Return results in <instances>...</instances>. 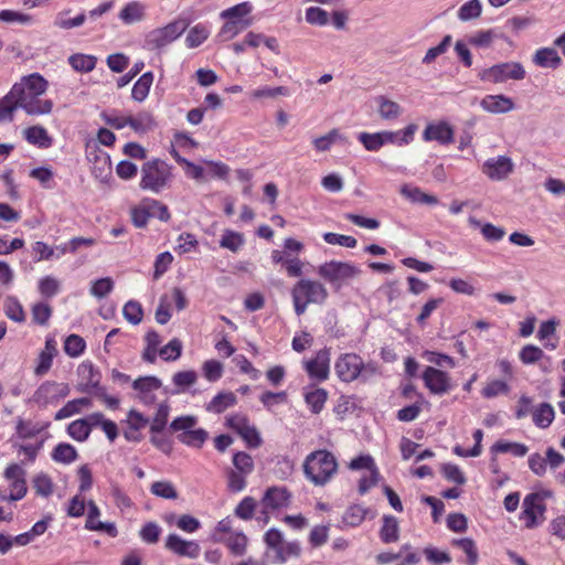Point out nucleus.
Returning a JSON list of instances; mask_svg holds the SVG:
<instances>
[{
    "instance_id": "dca6fc26",
    "label": "nucleus",
    "mask_w": 565,
    "mask_h": 565,
    "mask_svg": "<svg viewBox=\"0 0 565 565\" xmlns=\"http://www.w3.org/2000/svg\"><path fill=\"white\" fill-rule=\"evenodd\" d=\"M422 379L426 388L435 395H444L452 387L450 376L434 366H426L423 371Z\"/></svg>"
},
{
    "instance_id": "774afa93",
    "label": "nucleus",
    "mask_w": 565,
    "mask_h": 565,
    "mask_svg": "<svg viewBox=\"0 0 565 565\" xmlns=\"http://www.w3.org/2000/svg\"><path fill=\"white\" fill-rule=\"evenodd\" d=\"M4 311L9 319L17 322H21L25 318L21 303L14 297H7L4 301Z\"/></svg>"
},
{
    "instance_id": "c9c22d12",
    "label": "nucleus",
    "mask_w": 565,
    "mask_h": 565,
    "mask_svg": "<svg viewBox=\"0 0 565 565\" xmlns=\"http://www.w3.org/2000/svg\"><path fill=\"white\" fill-rule=\"evenodd\" d=\"M153 83V73L152 72H146L143 73L138 81L134 84L131 89V97L136 102H143L152 86Z\"/></svg>"
},
{
    "instance_id": "20e7f679",
    "label": "nucleus",
    "mask_w": 565,
    "mask_h": 565,
    "mask_svg": "<svg viewBox=\"0 0 565 565\" xmlns=\"http://www.w3.org/2000/svg\"><path fill=\"white\" fill-rule=\"evenodd\" d=\"M173 180V167L160 158H153L141 166L139 188L154 194L168 189Z\"/></svg>"
},
{
    "instance_id": "a878e982",
    "label": "nucleus",
    "mask_w": 565,
    "mask_h": 565,
    "mask_svg": "<svg viewBox=\"0 0 565 565\" xmlns=\"http://www.w3.org/2000/svg\"><path fill=\"white\" fill-rule=\"evenodd\" d=\"M77 375L86 388H96L100 382V373L90 361H83L78 365Z\"/></svg>"
},
{
    "instance_id": "f257e3e1",
    "label": "nucleus",
    "mask_w": 565,
    "mask_h": 565,
    "mask_svg": "<svg viewBox=\"0 0 565 565\" xmlns=\"http://www.w3.org/2000/svg\"><path fill=\"white\" fill-rule=\"evenodd\" d=\"M334 372L340 382L348 384L355 381L365 384L381 374L377 362H364L354 352L341 353L334 362Z\"/></svg>"
},
{
    "instance_id": "f8f14e48",
    "label": "nucleus",
    "mask_w": 565,
    "mask_h": 565,
    "mask_svg": "<svg viewBox=\"0 0 565 565\" xmlns=\"http://www.w3.org/2000/svg\"><path fill=\"white\" fill-rule=\"evenodd\" d=\"M525 76L526 72L520 62H504L484 70L481 78L498 84L509 79L522 81Z\"/></svg>"
},
{
    "instance_id": "8fccbe9b",
    "label": "nucleus",
    "mask_w": 565,
    "mask_h": 565,
    "mask_svg": "<svg viewBox=\"0 0 565 565\" xmlns=\"http://www.w3.org/2000/svg\"><path fill=\"white\" fill-rule=\"evenodd\" d=\"M128 126L136 132H146L153 128V117L146 111L139 113L137 116H128Z\"/></svg>"
},
{
    "instance_id": "39448f33",
    "label": "nucleus",
    "mask_w": 565,
    "mask_h": 565,
    "mask_svg": "<svg viewBox=\"0 0 565 565\" xmlns=\"http://www.w3.org/2000/svg\"><path fill=\"white\" fill-rule=\"evenodd\" d=\"M266 554L274 564H284L290 558L298 557L301 547L298 541H287L282 532L276 527L267 530L264 534Z\"/></svg>"
},
{
    "instance_id": "c756f323",
    "label": "nucleus",
    "mask_w": 565,
    "mask_h": 565,
    "mask_svg": "<svg viewBox=\"0 0 565 565\" xmlns=\"http://www.w3.org/2000/svg\"><path fill=\"white\" fill-rule=\"evenodd\" d=\"M252 24V19L227 20L217 33L220 41H230Z\"/></svg>"
},
{
    "instance_id": "72a5a7b5",
    "label": "nucleus",
    "mask_w": 565,
    "mask_h": 565,
    "mask_svg": "<svg viewBox=\"0 0 565 565\" xmlns=\"http://www.w3.org/2000/svg\"><path fill=\"white\" fill-rule=\"evenodd\" d=\"M328 399V392L322 387H317L305 393V402L312 414H319L324 408Z\"/></svg>"
},
{
    "instance_id": "680f3d73",
    "label": "nucleus",
    "mask_w": 565,
    "mask_h": 565,
    "mask_svg": "<svg viewBox=\"0 0 565 565\" xmlns=\"http://www.w3.org/2000/svg\"><path fill=\"white\" fill-rule=\"evenodd\" d=\"M247 475H243V472L236 471L234 469H230L226 472V479H227V489L231 492L237 493L243 491L246 488V478Z\"/></svg>"
},
{
    "instance_id": "ddd939ff",
    "label": "nucleus",
    "mask_w": 565,
    "mask_h": 565,
    "mask_svg": "<svg viewBox=\"0 0 565 565\" xmlns=\"http://www.w3.org/2000/svg\"><path fill=\"white\" fill-rule=\"evenodd\" d=\"M530 470L537 477H544L547 471V467L552 470L561 468L565 463V457L554 449L548 447L545 451V457L540 452H533L527 458Z\"/></svg>"
},
{
    "instance_id": "bb28decb",
    "label": "nucleus",
    "mask_w": 565,
    "mask_h": 565,
    "mask_svg": "<svg viewBox=\"0 0 565 565\" xmlns=\"http://www.w3.org/2000/svg\"><path fill=\"white\" fill-rule=\"evenodd\" d=\"M454 547L459 548L466 555L460 562L467 565H477L479 562V552L476 542L470 537L455 539L451 542Z\"/></svg>"
},
{
    "instance_id": "864d4df0",
    "label": "nucleus",
    "mask_w": 565,
    "mask_h": 565,
    "mask_svg": "<svg viewBox=\"0 0 565 565\" xmlns=\"http://www.w3.org/2000/svg\"><path fill=\"white\" fill-rule=\"evenodd\" d=\"M86 349L85 340L78 334H71L64 341V351L71 358H77Z\"/></svg>"
},
{
    "instance_id": "cd10ccee",
    "label": "nucleus",
    "mask_w": 565,
    "mask_h": 565,
    "mask_svg": "<svg viewBox=\"0 0 565 565\" xmlns=\"http://www.w3.org/2000/svg\"><path fill=\"white\" fill-rule=\"evenodd\" d=\"M380 539L383 543H395L399 539V524L394 515H384L380 529Z\"/></svg>"
},
{
    "instance_id": "4d7b16f0",
    "label": "nucleus",
    "mask_w": 565,
    "mask_h": 565,
    "mask_svg": "<svg viewBox=\"0 0 565 565\" xmlns=\"http://www.w3.org/2000/svg\"><path fill=\"white\" fill-rule=\"evenodd\" d=\"M257 507V502L253 497H245L235 508L234 513L244 521L252 520Z\"/></svg>"
},
{
    "instance_id": "9d476101",
    "label": "nucleus",
    "mask_w": 565,
    "mask_h": 565,
    "mask_svg": "<svg viewBox=\"0 0 565 565\" xmlns=\"http://www.w3.org/2000/svg\"><path fill=\"white\" fill-rule=\"evenodd\" d=\"M188 24L183 20H174L162 28L150 31L146 36V45L150 50L162 49L177 40L185 30Z\"/></svg>"
},
{
    "instance_id": "0e129e2a",
    "label": "nucleus",
    "mask_w": 565,
    "mask_h": 565,
    "mask_svg": "<svg viewBox=\"0 0 565 565\" xmlns=\"http://www.w3.org/2000/svg\"><path fill=\"white\" fill-rule=\"evenodd\" d=\"M358 139L367 151H377L384 146L381 131L374 134L361 132Z\"/></svg>"
},
{
    "instance_id": "4c0bfd02",
    "label": "nucleus",
    "mask_w": 565,
    "mask_h": 565,
    "mask_svg": "<svg viewBox=\"0 0 565 565\" xmlns=\"http://www.w3.org/2000/svg\"><path fill=\"white\" fill-rule=\"evenodd\" d=\"M237 399L234 393H218L215 395L212 401L207 405V411L221 414L228 407H232L236 404Z\"/></svg>"
},
{
    "instance_id": "e433bc0d",
    "label": "nucleus",
    "mask_w": 565,
    "mask_h": 565,
    "mask_svg": "<svg viewBox=\"0 0 565 565\" xmlns=\"http://www.w3.org/2000/svg\"><path fill=\"white\" fill-rule=\"evenodd\" d=\"M491 451L494 454L510 452L515 457H524L529 451V447L516 441L499 440L491 447Z\"/></svg>"
},
{
    "instance_id": "473e14b6",
    "label": "nucleus",
    "mask_w": 565,
    "mask_h": 565,
    "mask_svg": "<svg viewBox=\"0 0 565 565\" xmlns=\"http://www.w3.org/2000/svg\"><path fill=\"white\" fill-rule=\"evenodd\" d=\"M68 64L78 73H89L96 67L97 57L92 54L75 53L68 56Z\"/></svg>"
},
{
    "instance_id": "79ce46f5",
    "label": "nucleus",
    "mask_w": 565,
    "mask_h": 565,
    "mask_svg": "<svg viewBox=\"0 0 565 565\" xmlns=\"http://www.w3.org/2000/svg\"><path fill=\"white\" fill-rule=\"evenodd\" d=\"M92 405V401L88 397H81L68 401L57 413L55 418L62 419L71 417L82 411L83 407Z\"/></svg>"
},
{
    "instance_id": "0eeeda50",
    "label": "nucleus",
    "mask_w": 565,
    "mask_h": 565,
    "mask_svg": "<svg viewBox=\"0 0 565 565\" xmlns=\"http://www.w3.org/2000/svg\"><path fill=\"white\" fill-rule=\"evenodd\" d=\"M129 215L136 228L147 227L151 217H157L166 223L171 220L169 207L161 201L151 198H145L138 204L131 206Z\"/></svg>"
},
{
    "instance_id": "e2e57ef3",
    "label": "nucleus",
    "mask_w": 565,
    "mask_h": 565,
    "mask_svg": "<svg viewBox=\"0 0 565 565\" xmlns=\"http://www.w3.org/2000/svg\"><path fill=\"white\" fill-rule=\"evenodd\" d=\"M543 356V350L534 344H526L519 352V359L523 364H534L539 362Z\"/></svg>"
},
{
    "instance_id": "9b49d317",
    "label": "nucleus",
    "mask_w": 565,
    "mask_h": 565,
    "mask_svg": "<svg viewBox=\"0 0 565 565\" xmlns=\"http://www.w3.org/2000/svg\"><path fill=\"white\" fill-rule=\"evenodd\" d=\"M10 97L28 114L35 113V73L23 76L10 89Z\"/></svg>"
},
{
    "instance_id": "2f4dec72",
    "label": "nucleus",
    "mask_w": 565,
    "mask_h": 565,
    "mask_svg": "<svg viewBox=\"0 0 565 565\" xmlns=\"http://www.w3.org/2000/svg\"><path fill=\"white\" fill-rule=\"evenodd\" d=\"M554 418L555 411L550 403H541L532 412L534 425L542 429L550 427Z\"/></svg>"
},
{
    "instance_id": "5701e85b",
    "label": "nucleus",
    "mask_w": 565,
    "mask_h": 565,
    "mask_svg": "<svg viewBox=\"0 0 565 565\" xmlns=\"http://www.w3.org/2000/svg\"><path fill=\"white\" fill-rule=\"evenodd\" d=\"M147 6L138 0L127 2L118 13V18L124 24H134L146 18Z\"/></svg>"
},
{
    "instance_id": "338daca9",
    "label": "nucleus",
    "mask_w": 565,
    "mask_h": 565,
    "mask_svg": "<svg viewBox=\"0 0 565 565\" xmlns=\"http://www.w3.org/2000/svg\"><path fill=\"white\" fill-rule=\"evenodd\" d=\"M178 245L175 250L179 254H188L194 252L199 247V241L192 233H182L178 236Z\"/></svg>"
},
{
    "instance_id": "052dcab7",
    "label": "nucleus",
    "mask_w": 565,
    "mask_h": 565,
    "mask_svg": "<svg viewBox=\"0 0 565 565\" xmlns=\"http://www.w3.org/2000/svg\"><path fill=\"white\" fill-rule=\"evenodd\" d=\"M234 470L249 476L254 470V460L252 456L244 451H238L233 456Z\"/></svg>"
},
{
    "instance_id": "c85d7f7f",
    "label": "nucleus",
    "mask_w": 565,
    "mask_h": 565,
    "mask_svg": "<svg viewBox=\"0 0 565 565\" xmlns=\"http://www.w3.org/2000/svg\"><path fill=\"white\" fill-rule=\"evenodd\" d=\"M533 62L540 67L557 68L562 63V58L555 49L542 47L535 52Z\"/></svg>"
},
{
    "instance_id": "6e6552de",
    "label": "nucleus",
    "mask_w": 565,
    "mask_h": 565,
    "mask_svg": "<svg viewBox=\"0 0 565 565\" xmlns=\"http://www.w3.org/2000/svg\"><path fill=\"white\" fill-rule=\"evenodd\" d=\"M317 274L335 289H340L349 280L360 276L361 269L353 263L330 260L319 265Z\"/></svg>"
},
{
    "instance_id": "3c124183",
    "label": "nucleus",
    "mask_w": 565,
    "mask_h": 565,
    "mask_svg": "<svg viewBox=\"0 0 565 565\" xmlns=\"http://www.w3.org/2000/svg\"><path fill=\"white\" fill-rule=\"evenodd\" d=\"M253 11L250 2H241L221 12V18L225 20H246L245 17Z\"/></svg>"
},
{
    "instance_id": "7c9ffc66",
    "label": "nucleus",
    "mask_w": 565,
    "mask_h": 565,
    "mask_svg": "<svg viewBox=\"0 0 565 565\" xmlns=\"http://www.w3.org/2000/svg\"><path fill=\"white\" fill-rule=\"evenodd\" d=\"M217 541L223 542L235 556H243L246 553L248 539L243 532H234L226 537L220 536Z\"/></svg>"
},
{
    "instance_id": "de8ad7c7",
    "label": "nucleus",
    "mask_w": 565,
    "mask_h": 565,
    "mask_svg": "<svg viewBox=\"0 0 565 565\" xmlns=\"http://www.w3.org/2000/svg\"><path fill=\"white\" fill-rule=\"evenodd\" d=\"M342 140H345V138L340 134L339 129L333 128L327 135L315 138L312 145L317 151L324 152L330 150L334 142Z\"/></svg>"
},
{
    "instance_id": "6e6d98bb",
    "label": "nucleus",
    "mask_w": 565,
    "mask_h": 565,
    "mask_svg": "<svg viewBox=\"0 0 565 565\" xmlns=\"http://www.w3.org/2000/svg\"><path fill=\"white\" fill-rule=\"evenodd\" d=\"M132 387L138 392V395L149 392H156L161 387V381L156 376L138 377L134 381Z\"/></svg>"
},
{
    "instance_id": "69168bd1",
    "label": "nucleus",
    "mask_w": 565,
    "mask_h": 565,
    "mask_svg": "<svg viewBox=\"0 0 565 565\" xmlns=\"http://www.w3.org/2000/svg\"><path fill=\"white\" fill-rule=\"evenodd\" d=\"M67 433L73 439L84 441L88 438L90 429L88 428L86 420L82 418L72 422L67 427Z\"/></svg>"
},
{
    "instance_id": "603ef678",
    "label": "nucleus",
    "mask_w": 565,
    "mask_h": 565,
    "mask_svg": "<svg viewBox=\"0 0 565 565\" xmlns=\"http://www.w3.org/2000/svg\"><path fill=\"white\" fill-rule=\"evenodd\" d=\"M482 13V4L480 0H469L465 2L458 10L457 15L461 21L478 19Z\"/></svg>"
},
{
    "instance_id": "13d9d810",
    "label": "nucleus",
    "mask_w": 565,
    "mask_h": 565,
    "mask_svg": "<svg viewBox=\"0 0 565 565\" xmlns=\"http://www.w3.org/2000/svg\"><path fill=\"white\" fill-rule=\"evenodd\" d=\"M196 380H198V374L195 371H192V370L177 372L172 377V382H173L174 386L178 387V391H177L178 393L184 392L188 387L195 384Z\"/></svg>"
},
{
    "instance_id": "a18cd8bd",
    "label": "nucleus",
    "mask_w": 565,
    "mask_h": 565,
    "mask_svg": "<svg viewBox=\"0 0 565 565\" xmlns=\"http://www.w3.org/2000/svg\"><path fill=\"white\" fill-rule=\"evenodd\" d=\"M366 514V508L360 504H353L345 510L342 520L344 524L351 527H355L359 526L365 520Z\"/></svg>"
},
{
    "instance_id": "09e8293b",
    "label": "nucleus",
    "mask_w": 565,
    "mask_h": 565,
    "mask_svg": "<svg viewBox=\"0 0 565 565\" xmlns=\"http://www.w3.org/2000/svg\"><path fill=\"white\" fill-rule=\"evenodd\" d=\"M494 39H503L495 29L481 30L469 38V43L476 47H489Z\"/></svg>"
},
{
    "instance_id": "ea45409f",
    "label": "nucleus",
    "mask_w": 565,
    "mask_h": 565,
    "mask_svg": "<svg viewBox=\"0 0 565 565\" xmlns=\"http://www.w3.org/2000/svg\"><path fill=\"white\" fill-rule=\"evenodd\" d=\"M510 390L508 381L494 379L487 382L481 391V395L484 398H494L499 395H508Z\"/></svg>"
},
{
    "instance_id": "423d86ee",
    "label": "nucleus",
    "mask_w": 565,
    "mask_h": 565,
    "mask_svg": "<svg viewBox=\"0 0 565 565\" xmlns=\"http://www.w3.org/2000/svg\"><path fill=\"white\" fill-rule=\"evenodd\" d=\"M553 491L544 489L527 493L522 502L520 521L525 529L532 530L540 526L545 521L547 499L553 498Z\"/></svg>"
},
{
    "instance_id": "58836bf2",
    "label": "nucleus",
    "mask_w": 565,
    "mask_h": 565,
    "mask_svg": "<svg viewBox=\"0 0 565 565\" xmlns=\"http://www.w3.org/2000/svg\"><path fill=\"white\" fill-rule=\"evenodd\" d=\"M245 244L244 235L233 230H225L220 241L222 248L237 253Z\"/></svg>"
},
{
    "instance_id": "c03bdc74",
    "label": "nucleus",
    "mask_w": 565,
    "mask_h": 565,
    "mask_svg": "<svg viewBox=\"0 0 565 565\" xmlns=\"http://www.w3.org/2000/svg\"><path fill=\"white\" fill-rule=\"evenodd\" d=\"M77 457V451L74 446L66 443H61L52 451V459L56 462L68 465Z\"/></svg>"
},
{
    "instance_id": "bf43d9fd",
    "label": "nucleus",
    "mask_w": 565,
    "mask_h": 565,
    "mask_svg": "<svg viewBox=\"0 0 565 565\" xmlns=\"http://www.w3.org/2000/svg\"><path fill=\"white\" fill-rule=\"evenodd\" d=\"M182 342L174 338L170 340L164 347L159 350V355L164 361H175L181 356Z\"/></svg>"
},
{
    "instance_id": "f3484780",
    "label": "nucleus",
    "mask_w": 565,
    "mask_h": 565,
    "mask_svg": "<svg viewBox=\"0 0 565 565\" xmlns=\"http://www.w3.org/2000/svg\"><path fill=\"white\" fill-rule=\"evenodd\" d=\"M290 502L291 493L285 487H270L260 500V513L267 514V512L279 511L289 507Z\"/></svg>"
},
{
    "instance_id": "a211bd4d",
    "label": "nucleus",
    "mask_w": 565,
    "mask_h": 565,
    "mask_svg": "<svg viewBox=\"0 0 565 565\" xmlns=\"http://www.w3.org/2000/svg\"><path fill=\"white\" fill-rule=\"evenodd\" d=\"M166 548L178 556L198 558L201 552L195 541H186L178 534H169L166 540Z\"/></svg>"
},
{
    "instance_id": "f704fd0d",
    "label": "nucleus",
    "mask_w": 565,
    "mask_h": 565,
    "mask_svg": "<svg viewBox=\"0 0 565 565\" xmlns=\"http://www.w3.org/2000/svg\"><path fill=\"white\" fill-rule=\"evenodd\" d=\"M401 193L413 203H420L427 205H435L438 203L437 196L423 192L422 189L418 186L404 185L401 189Z\"/></svg>"
},
{
    "instance_id": "37998d69",
    "label": "nucleus",
    "mask_w": 565,
    "mask_h": 565,
    "mask_svg": "<svg viewBox=\"0 0 565 565\" xmlns=\"http://www.w3.org/2000/svg\"><path fill=\"white\" fill-rule=\"evenodd\" d=\"M207 431L203 428L198 429H191L188 431H183L179 435V440L189 446L194 448H201L205 440L207 439Z\"/></svg>"
},
{
    "instance_id": "aec40b11",
    "label": "nucleus",
    "mask_w": 565,
    "mask_h": 565,
    "mask_svg": "<svg viewBox=\"0 0 565 565\" xmlns=\"http://www.w3.org/2000/svg\"><path fill=\"white\" fill-rule=\"evenodd\" d=\"M149 419L141 413L131 409L126 419L124 428V437L128 441H140L142 439V430L148 426Z\"/></svg>"
},
{
    "instance_id": "393cba45",
    "label": "nucleus",
    "mask_w": 565,
    "mask_h": 565,
    "mask_svg": "<svg viewBox=\"0 0 565 565\" xmlns=\"http://www.w3.org/2000/svg\"><path fill=\"white\" fill-rule=\"evenodd\" d=\"M57 342L54 337H47L45 347L40 353L38 362V375H43L49 372L52 366L53 359L57 354Z\"/></svg>"
},
{
    "instance_id": "f03ea898",
    "label": "nucleus",
    "mask_w": 565,
    "mask_h": 565,
    "mask_svg": "<svg viewBox=\"0 0 565 565\" xmlns=\"http://www.w3.org/2000/svg\"><path fill=\"white\" fill-rule=\"evenodd\" d=\"M302 469L309 482L316 487H323L338 473L339 463L331 451L318 449L306 456Z\"/></svg>"
},
{
    "instance_id": "49530a36",
    "label": "nucleus",
    "mask_w": 565,
    "mask_h": 565,
    "mask_svg": "<svg viewBox=\"0 0 565 565\" xmlns=\"http://www.w3.org/2000/svg\"><path fill=\"white\" fill-rule=\"evenodd\" d=\"M376 100L379 104L380 116L383 119H396L401 115L402 108L396 102H393L385 96H379Z\"/></svg>"
},
{
    "instance_id": "4be33fe9",
    "label": "nucleus",
    "mask_w": 565,
    "mask_h": 565,
    "mask_svg": "<svg viewBox=\"0 0 565 565\" xmlns=\"http://www.w3.org/2000/svg\"><path fill=\"white\" fill-rule=\"evenodd\" d=\"M513 170V164L510 158L499 157L497 159H489L483 164V172L491 179L502 180L508 177Z\"/></svg>"
},
{
    "instance_id": "6ab92c4d",
    "label": "nucleus",
    "mask_w": 565,
    "mask_h": 565,
    "mask_svg": "<svg viewBox=\"0 0 565 565\" xmlns=\"http://www.w3.org/2000/svg\"><path fill=\"white\" fill-rule=\"evenodd\" d=\"M455 131L447 121L428 124L423 131L425 141H438L440 145H450L454 142Z\"/></svg>"
},
{
    "instance_id": "b1692460",
    "label": "nucleus",
    "mask_w": 565,
    "mask_h": 565,
    "mask_svg": "<svg viewBox=\"0 0 565 565\" xmlns=\"http://www.w3.org/2000/svg\"><path fill=\"white\" fill-rule=\"evenodd\" d=\"M480 106L488 113L504 114L514 108V103L504 95H487L481 99Z\"/></svg>"
},
{
    "instance_id": "2eb2a0df",
    "label": "nucleus",
    "mask_w": 565,
    "mask_h": 565,
    "mask_svg": "<svg viewBox=\"0 0 565 565\" xmlns=\"http://www.w3.org/2000/svg\"><path fill=\"white\" fill-rule=\"evenodd\" d=\"M86 158L92 163V173L96 178H105L111 173L110 157L96 141L86 143Z\"/></svg>"
},
{
    "instance_id": "a19ab883",
    "label": "nucleus",
    "mask_w": 565,
    "mask_h": 565,
    "mask_svg": "<svg viewBox=\"0 0 565 565\" xmlns=\"http://www.w3.org/2000/svg\"><path fill=\"white\" fill-rule=\"evenodd\" d=\"M210 35V29L202 23L192 26L185 38V44L189 49L200 46Z\"/></svg>"
},
{
    "instance_id": "4468645a",
    "label": "nucleus",
    "mask_w": 565,
    "mask_h": 565,
    "mask_svg": "<svg viewBox=\"0 0 565 565\" xmlns=\"http://www.w3.org/2000/svg\"><path fill=\"white\" fill-rule=\"evenodd\" d=\"M331 349L324 347L316 354L303 361V369L308 376L316 382H326L330 376Z\"/></svg>"
},
{
    "instance_id": "7ed1b4c3",
    "label": "nucleus",
    "mask_w": 565,
    "mask_h": 565,
    "mask_svg": "<svg viewBox=\"0 0 565 565\" xmlns=\"http://www.w3.org/2000/svg\"><path fill=\"white\" fill-rule=\"evenodd\" d=\"M290 294L297 316H302L309 305H323L329 297L327 287L321 281L310 278L299 279Z\"/></svg>"
},
{
    "instance_id": "412c9836",
    "label": "nucleus",
    "mask_w": 565,
    "mask_h": 565,
    "mask_svg": "<svg viewBox=\"0 0 565 565\" xmlns=\"http://www.w3.org/2000/svg\"><path fill=\"white\" fill-rule=\"evenodd\" d=\"M68 393L70 388L64 383L45 382L38 388V404L56 403Z\"/></svg>"
},
{
    "instance_id": "1a4fd4ad",
    "label": "nucleus",
    "mask_w": 565,
    "mask_h": 565,
    "mask_svg": "<svg viewBox=\"0 0 565 565\" xmlns=\"http://www.w3.org/2000/svg\"><path fill=\"white\" fill-rule=\"evenodd\" d=\"M6 481L8 482V489L0 487V501L10 502L21 500L26 494L25 472L23 468L13 463L10 465L3 473Z\"/></svg>"
},
{
    "instance_id": "5fc2aeb1",
    "label": "nucleus",
    "mask_w": 565,
    "mask_h": 565,
    "mask_svg": "<svg viewBox=\"0 0 565 565\" xmlns=\"http://www.w3.org/2000/svg\"><path fill=\"white\" fill-rule=\"evenodd\" d=\"M124 318L131 324H139L143 318V310L140 302L129 300L122 308Z\"/></svg>"
}]
</instances>
